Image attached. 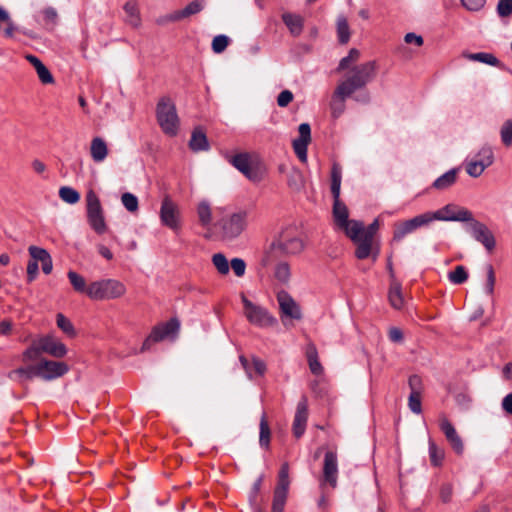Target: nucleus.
<instances>
[{
	"mask_svg": "<svg viewBox=\"0 0 512 512\" xmlns=\"http://www.w3.org/2000/svg\"><path fill=\"white\" fill-rule=\"evenodd\" d=\"M341 167L334 163L331 169V193L333 196V220L336 227L343 231L350 240H356L357 234L362 229V222L349 219V210L340 199Z\"/></svg>",
	"mask_w": 512,
	"mask_h": 512,
	"instance_id": "f257e3e1",
	"label": "nucleus"
},
{
	"mask_svg": "<svg viewBox=\"0 0 512 512\" xmlns=\"http://www.w3.org/2000/svg\"><path fill=\"white\" fill-rule=\"evenodd\" d=\"M376 62L369 61L352 69L353 74L340 82L336 87V94L341 96H351L356 90L366 86L376 73Z\"/></svg>",
	"mask_w": 512,
	"mask_h": 512,
	"instance_id": "f03ea898",
	"label": "nucleus"
},
{
	"mask_svg": "<svg viewBox=\"0 0 512 512\" xmlns=\"http://www.w3.org/2000/svg\"><path fill=\"white\" fill-rule=\"evenodd\" d=\"M42 353H47L56 358H62L67 354L66 346L53 335L41 336L32 341L31 345L23 352V361H34Z\"/></svg>",
	"mask_w": 512,
	"mask_h": 512,
	"instance_id": "7ed1b4c3",
	"label": "nucleus"
},
{
	"mask_svg": "<svg viewBox=\"0 0 512 512\" xmlns=\"http://www.w3.org/2000/svg\"><path fill=\"white\" fill-rule=\"evenodd\" d=\"M229 162L254 183H259L266 175V168L256 154L238 153L230 157Z\"/></svg>",
	"mask_w": 512,
	"mask_h": 512,
	"instance_id": "20e7f679",
	"label": "nucleus"
},
{
	"mask_svg": "<svg viewBox=\"0 0 512 512\" xmlns=\"http://www.w3.org/2000/svg\"><path fill=\"white\" fill-rule=\"evenodd\" d=\"M127 292L123 282L114 278H105L89 283L88 297L94 301L122 298Z\"/></svg>",
	"mask_w": 512,
	"mask_h": 512,
	"instance_id": "39448f33",
	"label": "nucleus"
},
{
	"mask_svg": "<svg viewBox=\"0 0 512 512\" xmlns=\"http://www.w3.org/2000/svg\"><path fill=\"white\" fill-rule=\"evenodd\" d=\"M156 118L162 131L168 136H175L179 129V117L176 106L170 97L159 99L156 106Z\"/></svg>",
	"mask_w": 512,
	"mask_h": 512,
	"instance_id": "423d86ee",
	"label": "nucleus"
},
{
	"mask_svg": "<svg viewBox=\"0 0 512 512\" xmlns=\"http://www.w3.org/2000/svg\"><path fill=\"white\" fill-rule=\"evenodd\" d=\"M86 215L89 226L96 234L103 235L108 231L101 201L92 189L86 193Z\"/></svg>",
	"mask_w": 512,
	"mask_h": 512,
	"instance_id": "0eeeda50",
	"label": "nucleus"
},
{
	"mask_svg": "<svg viewBox=\"0 0 512 512\" xmlns=\"http://www.w3.org/2000/svg\"><path fill=\"white\" fill-rule=\"evenodd\" d=\"M379 220L375 219L367 227L362 222V229L359 230L356 240H351L356 245L355 256L357 259L363 260L369 256H373L375 260L378 255V250L373 252V239L379 229Z\"/></svg>",
	"mask_w": 512,
	"mask_h": 512,
	"instance_id": "6e6552de",
	"label": "nucleus"
},
{
	"mask_svg": "<svg viewBox=\"0 0 512 512\" xmlns=\"http://www.w3.org/2000/svg\"><path fill=\"white\" fill-rule=\"evenodd\" d=\"M243 313L247 321L260 328H269L277 324V319L263 306L250 301L243 293L241 294Z\"/></svg>",
	"mask_w": 512,
	"mask_h": 512,
	"instance_id": "1a4fd4ad",
	"label": "nucleus"
},
{
	"mask_svg": "<svg viewBox=\"0 0 512 512\" xmlns=\"http://www.w3.org/2000/svg\"><path fill=\"white\" fill-rule=\"evenodd\" d=\"M271 247L277 255H296L303 251L304 241L296 230L290 227L281 232L278 240Z\"/></svg>",
	"mask_w": 512,
	"mask_h": 512,
	"instance_id": "9d476101",
	"label": "nucleus"
},
{
	"mask_svg": "<svg viewBox=\"0 0 512 512\" xmlns=\"http://www.w3.org/2000/svg\"><path fill=\"white\" fill-rule=\"evenodd\" d=\"M247 216L248 213L242 210L223 217L217 223L221 238L223 240H233L239 237L247 227Z\"/></svg>",
	"mask_w": 512,
	"mask_h": 512,
	"instance_id": "9b49d317",
	"label": "nucleus"
},
{
	"mask_svg": "<svg viewBox=\"0 0 512 512\" xmlns=\"http://www.w3.org/2000/svg\"><path fill=\"white\" fill-rule=\"evenodd\" d=\"M159 217L161 223L174 232L181 229V218L179 206L166 195L161 202Z\"/></svg>",
	"mask_w": 512,
	"mask_h": 512,
	"instance_id": "f8f14e48",
	"label": "nucleus"
},
{
	"mask_svg": "<svg viewBox=\"0 0 512 512\" xmlns=\"http://www.w3.org/2000/svg\"><path fill=\"white\" fill-rule=\"evenodd\" d=\"M429 218V223L433 220L441 221H462L472 220V213L465 208H458L456 205L448 204L436 212L424 213Z\"/></svg>",
	"mask_w": 512,
	"mask_h": 512,
	"instance_id": "ddd939ff",
	"label": "nucleus"
},
{
	"mask_svg": "<svg viewBox=\"0 0 512 512\" xmlns=\"http://www.w3.org/2000/svg\"><path fill=\"white\" fill-rule=\"evenodd\" d=\"M494 161V154L490 147H482L476 155V159L467 162L466 172L469 176L477 178L484 170L491 166Z\"/></svg>",
	"mask_w": 512,
	"mask_h": 512,
	"instance_id": "4468645a",
	"label": "nucleus"
},
{
	"mask_svg": "<svg viewBox=\"0 0 512 512\" xmlns=\"http://www.w3.org/2000/svg\"><path fill=\"white\" fill-rule=\"evenodd\" d=\"M467 222H470L469 228L474 239L480 242L489 253H492L496 246L492 231L484 223L475 220L473 217L472 220Z\"/></svg>",
	"mask_w": 512,
	"mask_h": 512,
	"instance_id": "2eb2a0df",
	"label": "nucleus"
},
{
	"mask_svg": "<svg viewBox=\"0 0 512 512\" xmlns=\"http://www.w3.org/2000/svg\"><path fill=\"white\" fill-rule=\"evenodd\" d=\"M204 9V1L203 0H194L188 3L184 8L175 10L170 14L165 15L164 17L157 20V23L160 25H164L169 22H180L182 20L188 19L191 16H194L200 13Z\"/></svg>",
	"mask_w": 512,
	"mask_h": 512,
	"instance_id": "dca6fc26",
	"label": "nucleus"
},
{
	"mask_svg": "<svg viewBox=\"0 0 512 512\" xmlns=\"http://www.w3.org/2000/svg\"><path fill=\"white\" fill-rule=\"evenodd\" d=\"M429 224V218L425 214L418 215L412 219L395 223L392 241L400 242L407 234L416 228Z\"/></svg>",
	"mask_w": 512,
	"mask_h": 512,
	"instance_id": "f3484780",
	"label": "nucleus"
},
{
	"mask_svg": "<svg viewBox=\"0 0 512 512\" xmlns=\"http://www.w3.org/2000/svg\"><path fill=\"white\" fill-rule=\"evenodd\" d=\"M277 301L282 319L284 317L295 320H300L302 318L299 305L286 291H280L277 294Z\"/></svg>",
	"mask_w": 512,
	"mask_h": 512,
	"instance_id": "a211bd4d",
	"label": "nucleus"
},
{
	"mask_svg": "<svg viewBox=\"0 0 512 512\" xmlns=\"http://www.w3.org/2000/svg\"><path fill=\"white\" fill-rule=\"evenodd\" d=\"M299 137L293 140L292 146L295 154L303 163L307 162V147L311 142V128L308 123H302L298 128Z\"/></svg>",
	"mask_w": 512,
	"mask_h": 512,
	"instance_id": "6ab92c4d",
	"label": "nucleus"
},
{
	"mask_svg": "<svg viewBox=\"0 0 512 512\" xmlns=\"http://www.w3.org/2000/svg\"><path fill=\"white\" fill-rule=\"evenodd\" d=\"M40 378L52 380L63 376L68 372V366L64 362L42 360L38 363Z\"/></svg>",
	"mask_w": 512,
	"mask_h": 512,
	"instance_id": "aec40b11",
	"label": "nucleus"
},
{
	"mask_svg": "<svg viewBox=\"0 0 512 512\" xmlns=\"http://www.w3.org/2000/svg\"><path fill=\"white\" fill-rule=\"evenodd\" d=\"M338 463L337 454L333 451H327L324 456L323 464V482L329 484L332 488L337 487Z\"/></svg>",
	"mask_w": 512,
	"mask_h": 512,
	"instance_id": "412c9836",
	"label": "nucleus"
},
{
	"mask_svg": "<svg viewBox=\"0 0 512 512\" xmlns=\"http://www.w3.org/2000/svg\"><path fill=\"white\" fill-rule=\"evenodd\" d=\"M180 329V322L177 318H171L169 321L154 326L151 330L153 337L160 342L166 338H176Z\"/></svg>",
	"mask_w": 512,
	"mask_h": 512,
	"instance_id": "4be33fe9",
	"label": "nucleus"
},
{
	"mask_svg": "<svg viewBox=\"0 0 512 512\" xmlns=\"http://www.w3.org/2000/svg\"><path fill=\"white\" fill-rule=\"evenodd\" d=\"M440 429L445 434V437L450 443L453 450L457 454H462L464 451L462 439L456 432V429L454 428L452 423L444 416L440 419Z\"/></svg>",
	"mask_w": 512,
	"mask_h": 512,
	"instance_id": "5701e85b",
	"label": "nucleus"
},
{
	"mask_svg": "<svg viewBox=\"0 0 512 512\" xmlns=\"http://www.w3.org/2000/svg\"><path fill=\"white\" fill-rule=\"evenodd\" d=\"M123 11L125 14L124 23L133 29H139L142 26V16L139 3L136 0H129L124 3Z\"/></svg>",
	"mask_w": 512,
	"mask_h": 512,
	"instance_id": "b1692460",
	"label": "nucleus"
},
{
	"mask_svg": "<svg viewBox=\"0 0 512 512\" xmlns=\"http://www.w3.org/2000/svg\"><path fill=\"white\" fill-rule=\"evenodd\" d=\"M308 419V405L307 400L302 399L296 409V413L293 421V434L296 438H300L306 429Z\"/></svg>",
	"mask_w": 512,
	"mask_h": 512,
	"instance_id": "393cba45",
	"label": "nucleus"
},
{
	"mask_svg": "<svg viewBox=\"0 0 512 512\" xmlns=\"http://www.w3.org/2000/svg\"><path fill=\"white\" fill-rule=\"evenodd\" d=\"M29 255L42 264V271L45 274H50L53 269L52 258L48 251L38 246H30L28 248Z\"/></svg>",
	"mask_w": 512,
	"mask_h": 512,
	"instance_id": "a878e982",
	"label": "nucleus"
},
{
	"mask_svg": "<svg viewBox=\"0 0 512 512\" xmlns=\"http://www.w3.org/2000/svg\"><path fill=\"white\" fill-rule=\"evenodd\" d=\"M25 59L35 68L36 73H37L38 78L41 81V83H43V84H53L54 83V78H53L51 72L48 70V68L42 63V61L38 57H36L32 54H27L25 56Z\"/></svg>",
	"mask_w": 512,
	"mask_h": 512,
	"instance_id": "bb28decb",
	"label": "nucleus"
},
{
	"mask_svg": "<svg viewBox=\"0 0 512 512\" xmlns=\"http://www.w3.org/2000/svg\"><path fill=\"white\" fill-rule=\"evenodd\" d=\"M90 155L94 162L104 161L108 155V145L101 137H94L90 144Z\"/></svg>",
	"mask_w": 512,
	"mask_h": 512,
	"instance_id": "cd10ccee",
	"label": "nucleus"
},
{
	"mask_svg": "<svg viewBox=\"0 0 512 512\" xmlns=\"http://www.w3.org/2000/svg\"><path fill=\"white\" fill-rule=\"evenodd\" d=\"M388 301L390 305L396 310H401L404 307L405 301L400 282L390 283L388 290Z\"/></svg>",
	"mask_w": 512,
	"mask_h": 512,
	"instance_id": "c85d7f7f",
	"label": "nucleus"
},
{
	"mask_svg": "<svg viewBox=\"0 0 512 512\" xmlns=\"http://www.w3.org/2000/svg\"><path fill=\"white\" fill-rule=\"evenodd\" d=\"M459 168H453L443 175L439 176L432 184L436 190H446L455 184L458 178Z\"/></svg>",
	"mask_w": 512,
	"mask_h": 512,
	"instance_id": "c756f323",
	"label": "nucleus"
},
{
	"mask_svg": "<svg viewBox=\"0 0 512 512\" xmlns=\"http://www.w3.org/2000/svg\"><path fill=\"white\" fill-rule=\"evenodd\" d=\"M189 147L191 150L197 152L202 150H207L209 148V143L205 133L200 128H196L191 136Z\"/></svg>",
	"mask_w": 512,
	"mask_h": 512,
	"instance_id": "7c9ffc66",
	"label": "nucleus"
},
{
	"mask_svg": "<svg viewBox=\"0 0 512 512\" xmlns=\"http://www.w3.org/2000/svg\"><path fill=\"white\" fill-rule=\"evenodd\" d=\"M289 488L275 487L273 493L272 512H283Z\"/></svg>",
	"mask_w": 512,
	"mask_h": 512,
	"instance_id": "2f4dec72",
	"label": "nucleus"
},
{
	"mask_svg": "<svg viewBox=\"0 0 512 512\" xmlns=\"http://www.w3.org/2000/svg\"><path fill=\"white\" fill-rule=\"evenodd\" d=\"M336 31L339 43L342 45L347 44L350 40L351 30L346 17L339 16L337 18Z\"/></svg>",
	"mask_w": 512,
	"mask_h": 512,
	"instance_id": "473e14b6",
	"label": "nucleus"
},
{
	"mask_svg": "<svg viewBox=\"0 0 512 512\" xmlns=\"http://www.w3.org/2000/svg\"><path fill=\"white\" fill-rule=\"evenodd\" d=\"M462 56L471 61L482 62L491 66H498L499 60L491 53L479 52V53H468L464 52Z\"/></svg>",
	"mask_w": 512,
	"mask_h": 512,
	"instance_id": "72a5a7b5",
	"label": "nucleus"
},
{
	"mask_svg": "<svg viewBox=\"0 0 512 512\" xmlns=\"http://www.w3.org/2000/svg\"><path fill=\"white\" fill-rule=\"evenodd\" d=\"M67 276L73 289L78 293H84L88 297L89 284L86 283L84 277L75 271H69Z\"/></svg>",
	"mask_w": 512,
	"mask_h": 512,
	"instance_id": "f704fd0d",
	"label": "nucleus"
},
{
	"mask_svg": "<svg viewBox=\"0 0 512 512\" xmlns=\"http://www.w3.org/2000/svg\"><path fill=\"white\" fill-rule=\"evenodd\" d=\"M282 19L292 34L299 35L301 33L303 28V20L300 16L285 13L282 16Z\"/></svg>",
	"mask_w": 512,
	"mask_h": 512,
	"instance_id": "c9c22d12",
	"label": "nucleus"
},
{
	"mask_svg": "<svg viewBox=\"0 0 512 512\" xmlns=\"http://www.w3.org/2000/svg\"><path fill=\"white\" fill-rule=\"evenodd\" d=\"M197 215L202 226L207 227L212 221L211 205L207 201H201L197 206Z\"/></svg>",
	"mask_w": 512,
	"mask_h": 512,
	"instance_id": "e433bc0d",
	"label": "nucleus"
},
{
	"mask_svg": "<svg viewBox=\"0 0 512 512\" xmlns=\"http://www.w3.org/2000/svg\"><path fill=\"white\" fill-rule=\"evenodd\" d=\"M271 439V430L268 424L267 416L264 413L260 419L259 443L262 447L269 448Z\"/></svg>",
	"mask_w": 512,
	"mask_h": 512,
	"instance_id": "4c0bfd02",
	"label": "nucleus"
},
{
	"mask_svg": "<svg viewBox=\"0 0 512 512\" xmlns=\"http://www.w3.org/2000/svg\"><path fill=\"white\" fill-rule=\"evenodd\" d=\"M347 97L348 96L337 95L336 90L334 91L333 99L330 104L331 113L334 118H338L339 116H341L344 113L345 108H346L345 99Z\"/></svg>",
	"mask_w": 512,
	"mask_h": 512,
	"instance_id": "58836bf2",
	"label": "nucleus"
},
{
	"mask_svg": "<svg viewBox=\"0 0 512 512\" xmlns=\"http://www.w3.org/2000/svg\"><path fill=\"white\" fill-rule=\"evenodd\" d=\"M56 322L59 329H61L67 336L74 338L76 336V330L72 322L65 317L62 313H58L56 316Z\"/></svg>",
	"mask_w": 512,
	"mask_h": 512,
	"instance_id": "ea45409f",
	"label": "nucleus"
},
{
	"mask_svg": "<svg viewBox=\"0 0 512 512\" xmlns=\"http://www.w3.org/2000/svg\"><path fill=\"white\" fill-rule=\"evenodd\" d=\"M59 197L68 204H76L80 200L78 191L68 186H63L59 189Z\"/></svg>",
	"mask_w": 512,
	"mask_h": 512,
	"instance_id": "a19ab883",
	"label": "nucleus"
},
{
	"mask_svg": "<svg viewBox=\"0 0 512 512\" xmlns=\"http://www.w3.org/2000/svg\"><path fill=\"white\" fill-rule=\"evenodd\" d=\"M212 263L216 270L221 275H227L229 273V262L226 256L222 253H216L212 256Z\"/></svg>",
	"mask_w": 512,
	"mask_h": 512,
	"instance_id": "79ce46f5",
	"label": "nucleus"
},
{
	"mask_svg": "<svg viewBox=\"0 0 512 512\" xmlns=\"http://www.w3.org/2000/svg\"><path fill=\"white\" fill-rule=\"evenodd\" d=\"M13 374H18L24 378V380H31L34 377H40L39 367L37 365L28 366L26 368H18L9 373V377L11 378Z\"/></svg>",
	"mask_w": 512,
	"mask_h": 512,
	"instance_id": "37998d69",
	"label": "nucleus"
},
{
	"mask_svg": "<svg viewBox=\"0 0 512 512\" xmlns=\"http://www.w3.org/2000/svg\"><path fill=\"white\" fill-rule=\"evenodd\" d=\"M429 454L432 465L440 466L444 460V450L439 448L432 440L429 441Z\"/></svg>",
	"mask_w": 512,
	"mask_h": 512,
	"instance_id": "c03bdc74",
	"label": "nucleus"
},
{
	"mask_svg": "<svg viewBox=\"0 0 512 512\" xmlns=\"http://www.w3.org/2000/svg\"><path fill=\"white\" fill-rule=\"evenodd\" d=\"M121 202L123 206L131 213H135L139 209L138 198L130 192H125L122 194Z\"/></svg>",
	"mask_w": 512,
	"mask_h": 512,
	"instance_id": "a18cd8bd",
	"label": "nucleus"
},
{
	"mask_svg": "<svg viewBox=\"0 0 512 512\" xmlns=\"http://www.w3.org/2000/svg\"><path fill=\"white\" fill-rule=\"evenodd\" d=\"M274 276L278 281L287 283L291 276L289 264L286 262L278 263L275 267Z\"/></svg>",
	"mask_w": 512,
	"mask_h": 512,
	"instance_id": "49530a36",
	"label": "nucleus"
},
{
	"mask_svg": "<svg viewBox=\"0 0 512 512\" xmlns=\"http://www.w3.org/2000/svg\"><path fill=\"white\" fill-rule=\"evenodd\" d=\"M501 141L506 147L512 145V119H507L500 129Z\"/></svg>",
	"mask_w": 512,
	"mask_h": 512,
	"instance_id": "de8ad7c7",
	"label": "nucleus"
},
{
	"mask_svg": "<svg viewBox=\"0 0 512 512\" xmlns=\"http://www.w3.org/2000/svg\"><path fill=\"white\" fill-rule=\"evenodd\" d=\"M448 278L454 284H462L468 279V273L463 266L459 265L448 274Z\"/></svg>",
	"mask_w": 512,
	"mask_h": 512,
	"instance_id": "09e8293b",
	"label": "nucleus"
},
{
	"mask_svg": "<svg viewBox=\"0 0 512 512\" xmlns=\"http://www.w3.org/2000/svg\"><path fill=\"white\" fill-rule=\"evenodd\" d=\"M421 398L422 393L410 392L408 406L413 413L420 414L422 412Z\"/></svg>",
	"mask_w": 512,
	"mask_h": 512,
	"instance_id": "8fccbe9b",
	"label": "nucleus"
},
{
	"mask_svg": "<svg viewBox=\"0 0 512 512\" xmlns=\"http://www.w3.org/2000/svg\"><path fill=\"white\" fill-rule=\"evenodd\" d=\"M359 57H360L359 50H357L356 48H352L349 51L348 55L341 59L337 70L341 71V70L348 68L349 64L356 62L359 59Z\"/></svg>",
	"mask_w": 512,
	"mask_h": 512,
	"instance_id": "3c124183",
	"label": "nucleus"
},
{
	"mask_svg": "<svg viewBox=\"0 0 512 512\" xmlns=\"http://www.w3.org/2000/svg\"><path fill=\"white\" fill-rule=\"evenodd\" d=\"M277 487H286L289 488L290 486V479H289V465L288 463L282 464L279 474H278V481H277Z\"/></svg>",
	"mask_w": 512,
	"mask_h": 512,
	"instance_id": "603ef678",
	"label": "nucleus"
},
{
	"mask_svg": "<svg viewBox=\"0 0 512 512\" xmlns=\"http://www.w3.org/2000/svg\"><path fill=\"white\" fill-rule=\"evenodd\" d=\"M229 44V38L225 35L215 36L212 41V49L215 53H222Z\"/></svg>",
	"mask_w": 512,
	"mask_h": 512,
	"instance_id": "864d4df0",
	"label": "nucleus"
},
{
	"mask_svg": "<svg viewBox=\"0 0 512 512\" xmlns=\"http://www.w3.org/2000/svg\"><path fill=\"white\" fill-rule=\"evenodd\" d=\"M497 13L502 18L510 17L512 15V0H499Z\"/></svg>",
	"mask_w": 512,
	"mask_h": 512,
	"instance_id": "5fc2aeb1",
	"label": "nucleus"
},
{
	"mask_svg": "<svg viewBox=\"0 0 512 512\" xmlns=\"http://www.w3.org/2000/svg\"><path fill=\"white\" fill-rule=\"evenodd\" d=\"M487 270V281H486V292L488 295H493L494 286L496 282L494 268L491 264H488L486 267Z\"/></svg>",
	"mask_w": 512,
	"mask_h": 512,
	"instance_id": "6e6d98bb",
	"label": "nucleus"
},
{
	"mask_svg": "<svg viewBox=\"0 0 512 512\" xmlns=\"http://www.w3.org/2000/svg\"><path fill=\"white\" fill-rule=\"evenodd\" d=\"M44 21L47 25H50L52 28L57 24L58 13L52 8L48 7L43 10Z\"/></svg>",
	"mask_w": 512,
	"mask_h": 512,
	"instance_id": "4d7b16f0",
	"label": "nucleus"
},
{
	"mask_svg": "<svg viewBox=\"0 0 512 512\" xmlns=\"http://www.w3.org/2000/svg\"><path fill=\"white\" fill-rule=\"evenodd\" d=\"M231 268L237 277H242L245 274L246 263L241 258H233L230 262Z\"/></svg>",
	"mask_w": 512,
	"mask_h": 512,
	"instance_id": "13d9d810",
	"label": "nucleus"
},
{
	"mask_svg": "<svg viewBox=\"0 0 512 512\" xmlns=\"http://www.w3.org/2000/svg\"><path fill=\"white\" fill-rule=\"evenodd\" d=\"M486 0H461L462 5L469 11H479L485 5Z\"/></svg>",
	"mask_w": 512,
	"mask_h": 512,
	"instance_id": "bf43d9fd",
	"label": "nucleus"
},
{
	"mask_svg": "<svg viewBox=\"0 0 512 512\" xmlns=\"http://www.w3.org/2000/svg\"><path fill=\"white\" fill-rule=\"evenodd\" d=\"M293 100V94L289 90H283L277 97V104L279 107L288 106Z\"/></svg>",
	"mask_w": 512,
	"mask_h": 512,
	"instance_id": "052dcab7",
	"label": "nucleus"
},
{
	"mask_svg": "<svg viewBox=\"0 0 512 512\" xmlns=\"http://www.w3.org/2000/svg\"><path fill=\"white\" fill-rule=\"evenodd\" d=\"M38 261L32 258L27 264V280L28 282L34 281L38 274Z\"/></svg>",
	"mask_w": 512,
	"mask_h": 512,
	"instance_id": "680f3d73",
	"label": "nucleus"
},
{
	"mask_svg": "<svg viewBox=\"0 0 512 512\" xmlns=\"http://www.w3.org/2000/svg\"><path fill=\"white\" fill-rule=\"evenodd\" d=\"M408 383H409V387L411 389V392L422 393V391H423V384H422L421 378L418 375L410 376Z\"/></svg>",
	"mask_w": 512,
	"mask_h": 512,
	"instance_id": "e2e57ef3",
	"label": "nucleus"
},
{
	"mask_svg": "<svg viewBox=\"0 0 512 512\" xmlns=\"http://www.w3.org/2000/svg\"><path fill=\"white\" fill-rule=\"evenodd\" d=\"M453 488L450 484H444L440 488V498L443 503H449L452 499Z\"/></svg>",
	"mask_w": 512,
	"mask_h": 512,
	"instance_id": "0e129e2a",
	"label": "nucleus"
},
{
	"mask_svg": "<svg viewBox=\"0 0 512 512\" xmlns=\"http://www.w3.org/2000/svg\"><path fill=\"white\" fill-rule=\"evenodd\" d=\"M13 322L10 319H3L0 322V335L1 336H10L13 332Z\"/></svg>",
	"mask_w": 512,
	"mask_h": 512,
	"instance_id": "69168bd1",
	"label": "nucleus"
},
{
	"mask_svg": "<svg viewBox=\"0 0 512 512\" xmlns=\"http://www.w3.org/2000/svg\"><path fill=\"white\" fill-rule=\"evenodd\" d=\"M404 40L407 44H415L418 47L422 46L424 42L421 35H417L413 32L407 33Z\"/></svg>",
	"mask_w": 512,
	"mask_h": 512,
	"instance_id": "338daca9",
	"label": "nucleus"
},
{
	"mask_svg": "<svg viewBox=\"0 0 512 512\" xmlns=\"http://www.w3.org/2000/svg\"><path fill=\"white\" fill-rule=\"evenodd\" d=\"M502 408L507 414L512 415V392L502 400Z\"/></svg>",
	"mask_w": 512,
	"mask_h": 512,
	"instance_id": "774afa93",
	"label": "nucleus"
}]
</instances>
